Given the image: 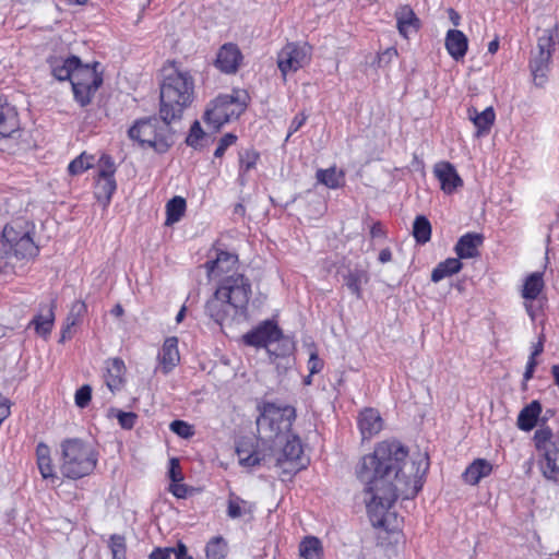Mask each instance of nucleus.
Returning a JSON list of instances; mask_svg holds the SVG:
<instances>
[{
	"instance_id": "f257e3e1",
	"label": "nucleus",
	"mask_w": 559,
	"mask_h": 559,
	"mask_svg": "<svg viewBox=\"0 0 559 559\" xmlns=\"http://www.w3.org/2000/svg\"><path fill=\"white\" fill-rule=\"evenodd\" d=\"M428 457L408 460V450L396 440H385L377 444L373 453L365 455L356 474L365 485L367 510L374 526L385 525V514L400 495L409 497L417 493V483L428 469Z\"/></svg>"
},
{
	"instance_id": "f03ea898",
	"label": "nucleus",
	"mask_w": 559,
	"mask_h": 559,
	"mask_svg": "<svg viewBox=\"0 0 559 559\" xmlns=\"http://www.w3.org/2000/svg\"><path fill=\"white\" fill-rule=\"evenodd\" d=\"M52 75L58 81L70 80L74 99L82 106L92 102L96 91L103 84L102 73L97 71L98 62L93 66L83 64L80 58L72 56L67 59L49 60Z\"/></svg>"
},
{
	"instance_id": "7ed1b4c3",
	"label": "nucleus",
	"mask_w": 559,
	"mask_h": 559,
	"mask_svg": "<svg viewBox=\"0 0 559 559\" xmlns=\"http://www.w3.org/2000/svg\"><path fill=\"white\" fill-rule=\"evenodd\" d=\"M159 116L164 121H177L194 100V80L190 72L173 69L159 86Z\"/></svg>"
},
{
	"instance_id": "20e7f679",
	"label": "nucleus",
	"mask_w": 559,
	"mask_h": 559,
	"mask_svg": "<svg viewBox=\"0 0 559 559\" xmlns=\"http://www.w3.org/2000/svg\"><path fill=\"white\" fill-rule=\"evenodd\" d=\"M62 475L79 479L90 475L96 467L97 455L94 449L79 438L66 439L60 444Z\"/></svg>"
},
{
	"instance_id": "39448f33",
	"label": "nucleus",
	"mask_w": 559,
	"mask_h": 559,
	"mask_svg": "<svg viewBox=\"0 0 559 559\" xmlns=\"http://www.w3.org/2000/svg\"><path fill=\"white\" fill-rule=\"evenodd\" d=\"M32 227L24 221L7 224L0 236V255L8 259L29 260L37 255L38 247L31 236Z\"/></svg>"
},
{
	"instance_id": "423d86ee",
	"label": "nucleus",
	"mask_w": 559,
	"mask_h": 559,
	"mask_svg": "<svg viewBox=\"0 0 559 559\" xmlns=\"http://www.w3.org/2000/svg\"><path fill=\"white\" fill-rule=\"evenodd\" d=\"M160 117H150L136 120L129 129L128 135L140 145H148L159 153L166 152L173 143V130L170 123Z\"/></svg>"
},
{
	"instance_id": "0eeeda50",
	"label": "nucleus",
	"mask_w": 559,
	"mask_h": 559,
	"mask_svg": "<svg viewBox=\"0 0 559 559\" xmlns=\"http://www.w3.org/2000/svg\"><path fill=\"white\" fill-rule=\"evenodd\" d=\"M249 94L245 90H234L231 94L217 96L206 108L203 119L215 130L237 119L247 108Z\"/></svg>"
},
{
	"instance_id": "6e6552de",
	"label": "nucleus",
	"mask_w": 559,
	"mask_h": 559,
	"mask_svg": "<svg viewBox=\"0 0 559 559\" xmlns=\"http://www.w3.org/2000/svg\"><path fill=\"white\" fill-rule=\"evenodd\" d=\"M295 417L296 412L292 406L280 407L274 403H265L257 418L258 432L270 439L277 437L280 432L290 428Z\"/></svg>"
},
{
	"instance_id": "1a4fd4ad",
	"label": "nucleus",
	"mask_w": 559,
	"mask_h": 559,
	"mask_svg": "<svg viewBox=\"0 0 559 559\" xmlns=\"http://www.w3.org/2000/svg\"><path fill=\"white\" fill-rule=\"evenodd\" d=\"M216 292L225 297L241 316L246 314L251 295V284L247 277L237 272L227 275Z\"/></svg>"
},
{
	"instance_id": "9d476101",
	"label": "nucleus",
	"mask_w": 559,
	"mask_h": 559,
	"mask_svg": "<svg viewBox=\"0 0 559 559\" xmlns=\"http://www.w3.org/2000/svg\"><path fill=\"white\" fill-rule=\"evenodd\" d=\"M312 48L307 43H287L277 53V67L285 78L307 66L311 60Z\"/></svg>"
},
{
	"instance_id": "9b49d317",
	"label": "nucleus",
	"mask_w": 559,
	"mask_h": 559,
	"mask_svg": "<svg viewBox=\"0 0 559 559\" xmlns=\"http://www.w3.org/2000/svg\"><path fill=\"white\" fill-rule=\"evenodd\" d=\"M282 337L281 329L272 321L263 322L242 336L243 343L253 347H267L271 343L277 342Z\"/></svg>"
},
{
	"instance_id": "f8f14e48",
	"label": "nucleus",
	"mask_w": 559,
	"mask_h": 559,
	"mask_svg": "<svg viewBox=\"0 0 559 559\" xmlns=\"http://www.w3.org/2000/svg\"><path fill=\"white\" fill-rule=\"evenodd\" d=\"M206 314L217 324L223 325L226 322L234 321L241 316L236 308L215 290L214 295L205 305Z\"/></svg>"
},
{
	"instance_id": "ddd939ff",
	"label": "nucleus",
	"mask_w": 559,
	"mask_h": 559,
	"mask_svg": "<svg viewBox=\"0 0 559 559\" xmlns=\"http://www.w3.org/2000/svg\"><path fill=\"white\" fill-rule=\"evenodd\" d=\"M242 61L238 46L231 43L223 45L216 56L215 66L227 74L236 73Z\"/></svg>"
},
{
	"instance_id": "4468645a",
	"label": "nucleus",
	"mask_w": 559,
	"mask_h": 559,
	"mask_svg": "<svg viewBox=\"0 0 559 559\" xmlns=\"http://www.w3.org/2000/svg\"><path fill=\"white\" fill-rule=\"evenodd\" d=\"M433 173L440 182L441 190L447 193H453L457 188L463 186V180L459 176L455 167L449 162L437 163Z\"/></svg>"
},
{
	"instance_id": "2eb2a0df",
	"label": "nucleus",
	"mask_w": 559,
	"mask_h": 559,
	"mask_svg": "<svg viewBox=\"0 0 559 559\" xmlns=\"http://www.w3.org/2000/svg\"><path fill=\"white\" fill-rule=\"evenodd\" d=\"M20 132L17 111L7 99L0 98V138H13Z\"/></svg>"
},
{
	"instance_id": "dca6fc26",
	"label": "nucleus",
	"mask_w": 559,
	"mask_h": 559,
	"mask_svg": "<svg viewBox=\"0 0 559 559\" xmlns=\"http://www.w3.org/2000/svg\"><path fill=\"white\" fill-rule=\"evenodd\" d=\"M358 426L362 439H370L382 430L383 419L377 409L366 408L359 414Z\"/></svg>"
},
{
	"instance_id": "f3484780",
	"label": "nucleus",
	"mask_w": 559,
	"mask_h": 559,
	"mask_svg": "<svg viewBox=\"0 0 559 559\" xmlns=\"http://www.w3.org/2000/svg\"><path fill=\"white\" fill-rule=\"evenodd\" d=\"M126 366L122 359L112 358L106 361V372L104 374L107 388L115 393L121 390L124 384Z\"/></svg>"
},
{
	"instance_id": "a211bd4d",
	"label": "nucleus",
	"mask_w": 559,
	"mask_h": 559,
	"mask_svg": "<svg viewBox=\"0 0 559 559\" xmlns=\"http://www.w3.org/2000/svg\"><path fill=\"white\" fill-rule=\"evenodd\" d=\"M238 263V257L234 253L221 251L216 259L205 263L209 277H217L231 272Z\"/></svg>"
},
{
	"instance_id": "6ab92c4d",
	"label": "nucleus",
	"mask_w": 559,
	"mask_h": 559,
	"mask_svg": "<svg viewBox=\"0 0 559 559\" xmlns=\"http://www.w3.org/2000/svg\"><path fill=\"white\" fill-rule=\"evenodd\" d=\"M484 236L478 233L463 235L455 245L459 259H471L479 254L478 248L483 245Z\"/></svg>"
},
{
	"instance_id": "aec40b11",
	"label": "nucleus",
	"mask_w": 559,
	"mask_h": 559,
	"mask_svg": "<svg viewBox=\"0 0 559 559\" xmlns=\"http://www.w3.org/2000/svg\"><path fill=\"white\" fill-rule=\"evenodd\" d=\"M159 365L163 373H168L179 362L180 355L178 350V340L168 337L164 342L162 350L158 355Z\"/></svg>"
},
{
	"instance_id": "412c9836",
	"label": "nucleus",
	"mask_w": 559,
	"mask_h": 559,
	"mask_svg": "<svg viewBox=\"0 0 559 559\" xmlns=\"http://www.w3.org/2000/svg\"><path fill=\"white\" fill-rule=\"evenodd\" d=\"M467 37L463 32L457 29H450L445 37V48L449 55L455 59H462L467 51Z\"/></svg>"
},
{
	"instance_id": "4be33fe9",
	"label": "nucleus",
	"mask_w": 559,
	"mask_h": 559,
	"mask_svg": "<svg viewBox=\"0 0 559 559\" xmlns=\"http://www.w3.org/2000/svg\"><path fill=\"white\" fill-rule=\"evenodd\" d=\"M468 118L473 121L477 128L476 136L487 134L496 119V115L492 107H488L481 112H478L475 108H468Z\"/></svg>"
},
{
	"instance_id": "5701e85b",
	"label": "nucleus",
	"mask_w": 559,
	"mask_h": 559,
	"mask_svg": "<svg viewBox=\"0 0 559 559\" xmlns=\"http://www.w3.org/2000/svg\"><path fill=\"white\" fill-rule=\"evenodd\" d=\"M396 21L399 32L404 37L419 28V20L408 5H403L396 11Z\"/></svg>"
},
{
	"instance_id": "b1692460",
	"label": "nucleus",
	"mask_w": 559,
	"mask_h": 559,
	"mask_svg": "<svg viewBox=\"0 0 559 559\" xmlns=\"http://www.w3.org/2000/svg\"><path fill=\"white\" fill-rule=\"evenodd\" d=\"M491 471L492 465L490 462L485 459H476L467 466L463 473V478L469 485H477L481 478L490 475Z\"/></svg>"
},
{
	"instance_id": "393cba45",
	"label": "nucleus",
	"mask_w": 559,
	"mask_h": 559,
	"mask_svg": "<svg viewBox=\"0 0 559 559\" xmlns=\"http://www.w3.org/2000/svg\"><path fill=\"white\" fill-rule=\"evenodd\" d=\"M540 455L539 465L543 475L547 479L557 480L559 476V466L557 465L559 450L557 448H548V450L540 452Z\"/></svg>"
},
{
	"instance_id": "a878e982",
	"label": "nucleus",
	"mask_w": 559,
	"mask_h": 559,
	"mask_svg": "<svg viewBox=\"0 0 559 559\" xmlns=\"http://www.w3.org/2000/svg\"><path fill=\"white\" fill-rule=\"evenodd\" d=\"M304 452L301 441L298 437L287 438L282 454L277 457L276 464L282 466L284 463H296L301 459Z\"/></svg>"
},
{
	"instance_id": "bb28decb",
	"label": "nucleus",
	"mask_w": 559,
	"mask_h": 559,
	"mask_svg": "<svg viewBox=\"0 0 559 559\" xmlns=\"http://www.w3.org/2000/svg\"><path fill=\"white\" fill-rule=\"evenodd\" d=\"M540 412H542L540 403L538 401L531 402L519 414V417H518L519 428L524 431L532 430L537 423V418H538Z\"/></svg>"
},
{
	"instance_id": "cd10ccee",
	"label": "nucleus",
	"mask_w": 559,
	"mask_h": 559,
	"mask_svg": "<svg viewBox=\"0 0 559 559\" xmlns=\"http://www.w3.org/2000/svg\"><path fill=\"white\" fill-rule=\"evenodd\" d=\"M345 286L354 294L357 298L361 297V285L368 283L369 275L367 271L361 269L349 270L347 274L343 276Z\"/></svg>"
},
{
	"instance_id": "c85d7f7f",
	"label": "nucleus",
	"mask_w": 559,
	"mask_h": 559,
	"mask_svg": "<svg viewBox=\"0 0 559 559\" xmlns=\"http://www.w3.org/2000/svg\"><path fill=\"white\" fill-rule=\"evenodd\" d=\"M463 264L460 259L449 258L443 262H440L431 273V281L435 283L440 282L444 277L456 274L461 271Z\"/></svg>"
},
{
	"instance_id": "c756f323",
	"label": "nucleus",
	"mask_w": 559,
	"mask_h": 559,
	"mask_svg": "<svg viewBox=\"0 0 559 559\" xmlns=\"http://www.w3.org/2000/svg\"><path fill=\"white\" fill-rule=\"evenodd\" d=\"M544 288L543 273L534 272L528 275L524 282L522 297L527 300H534Z\"/></svg>"
},
{
	"instance_id": "7c9ffc66",
	"label": "nucleus",
	"mask_w": 559,
	"mask_h": 559,
	"mask_svg": "<svg viewBox=\"0 0 559 559\" xmlns=\"http://www.w3.org/2000/svg\"><path fill=\"white\" fill-rule=\"evenodd\" d=\"M186 211V200L181 197H174L166 204V225H173L180 221Z\"/></svg>"
},
{
	"instance_id": "2f4dec72",
	"label": "nucleus",
	"mask_w": 559,
	"mask_h": 559,
	"mask_svg": "<svg viewBox=\"0 0 559 559\" xmlns=\"http://www.w3.org/2000/svg\"><path fill=\"white\" fill-rule=\"evenodd\" d=\"M299 554L304 559H322V546L319 538L306 537L299 545Z\"/></svg>"
},
{
	"instance_id": "473e14b6",
	"label": "nucleus",
	"mask_w": 559,
	"mask_h": 559,
	"mask_svg": "<svg viewBox=\"0 0 559 559\" xmlns=\"http://www.w3.org/2000/svg\"><path fill=\"white\" fill-rule=\"evenodd\" d=\"M317 180L331 189H336L343 185L344 175L342 171H337L335 167L328 169H319L317 171Z\"/></svg>"
},
{
	"instance_id": "72a5a7b5",
	"label": "nucleus",
	"mask_w": 559,
	"mask_h": 559,
	"mask_svg": "<svg viewBox=\"0 0 559 559\" xmlns=\"http://www.w3.org/2000/svg\"><path fill=\"white\" fill-rule=\"evenodd\" d=\"M227 552V542L222 536H215L206 544L205 555L207 559H226Z\"/></svg>"
},
{
	"instance_id": "f704fd0d",
	"label": "nucleus",
	"mask_w": 559,
	"mask_h": 559,
	"mask_svg": "<svg viewBox=\"0 0 559 559\" xmlns=\"http://www.w3.org/2000/svg\"><path fill=\"white\" fill-rule=\"evenodd\" d=\"M413 235L418 243H426L430 240L431 225L425 216L419 215L415 218Z\"/></svg>"
},
{
	"instance_id": "c9c22d12",
	"label": "nucleus",
	"mask_w": 559,
	"mask_h": 559,
	"mask_svg": "<svg viewBox=\"0 0 559 559\" xmlns=\"http://www.w3.org/2000/svg\"><path fill=\"white\" fill-rule=\"evenodd\" d=\"M258 158H259L258 153H255L254 151H251V150H246L245 152L240 153V155H239L240 168H239V178H238L240 186H245V183H246L245 175L247 171H249L255 167Z\"/></svg>"
},
{
	"instance_id": "e433bc0d",
	"label": "nucleus",
	"mask_w": 559,
	"mask_h": 559,
	"mask_svg": "<svg viewBox=\"0 0 559 559\" xmlns=\"http://www.w3.org/2000/svg\"><path fill=\"white\" fill-rule=\"evenodd\" d=\"M117 185L114 177H99L96 182V197L104 199L107 203L110 201L111 195L116 191Z\"/></svg>"
},
{
	"instance_id": "4c0bfd02",
	"label": "nucleus",
	"mask_w": 559,
	"mask_h": 559,
	"mask_svg": "<svg viewBox=\"0 0 559 559\" xmlns=\"http://www.w3.org/2000/svg\"><path fill=\"white\" fill-rule=\"evenodd\" d=\"M53 308L55 304L49 307L46 316L38 314L33 319L31 324L35 326L38 334L46 336L50 333L55 319Z\"/></svg>"
},
{
	"instance_id": "58836bf2",
	"label": "nucleus",
	"mask_w": 559,
	"mask_h": 559,
	"mask_svg": "<svg viewBox=\"0 0 559 559\" xmlns=\"http://www.w3.org/2000/svg\"><path fill=\"white\" fill-rule=\"evenodd\" d=\"M95 160L94 155H88L83 152L80 156L74 158L68 166L69 174L72 176L80 175L85 170L93 167Z\"/></svg>"
},
{
	"instance_id": "ea45409f",
	"label": "nucleus",
	"mask_w": 559,
	"mask_h": 559,
	"mask_svg": "<svg viewBox=\"0 0 559 559\" xmlns=\"http://www.w3.org/2000/svg\"><path fill=\"white\" fill-rule=\"evenodd\" d=\"M236 451L240 465L245 467L259 466L266 459V455L258 450H253L251 453L247 454V456H243V453H247V449L243 447H238Z\"/></svg>"
},
{
	"instance_id": "a19ab883",
	"label": "nucleus",
	"mask_w": 559,
	"mask_h": 559,
	"mask_svg": "<svg viewBox=\"0 0 559 559\" xmlns=\"http://www.w3.org/2000/svg\"><path fill=\"white\" fill-rule=\"evenodd\" d=\"M108 548L112 556L111 559H127V543L123 535H110L108 539Z\"/></svg>"
},
{
	"instance_id": "79ce46f5",
	"label": "nucleus",
	"mask_w": 559,
	"mask_h": 559,
	"mask_svg": "<svg viewBox=\"0 0 559 559\" xmlns=\"http://www.w3.org/2000/svg\"><path fill=\"white\" fill-rule=\"evenodd\" d=\"M552 432L548 427L539 428L535 431L534 440L539 452L548 450V448H556L550 441Z\"/></svg>"
},
{
	"instance_id": "37998d69",
	"label": "nucleus",
	"mask_w": 559,
	"mask_h": 559,
	"mask_svg": "<svg viewBox=\"0 0 559 559\" xmlns=\"http://www.w3.org/2000/svg\"><path fill=\"white\" fill-rule=\"evenodd\" d=\"M204 136L205 133L202 130L200 122L195 120L190 128V132L186 139V143L195 150L201 148L203 146L202 140L204 139Z\"/></svg>"
},
{
	"instance_id": "c03bdc74",
	"label": "nucleus",
	"mask_w": 559,
	"mask_h": 559,
	"mask_svg": "<svg viewBox=\"0 0 559 559\" xmlns=\"http://www.w3.org/2000/svg\"><path fill=\"white\" fill-rule=\"evenodd\" d=\"M248 503L239 497L230 493L227 507V514L231 519L240 518L246 512Z\"/></svg>"
},
{
	"instance_id": "a18cd8bd",
	"label": "nucleus",
	"mask_w": 559,
	"mask_h": 559,
	"mask_svg": "<svg viewBox=\"0 0 559 559\" xmlns=\"http://www.w3.org/2000/svg\"><path fill=\"white\" fill-rule=\"evenodd\" d=\"M86 312V305L83 301H74L71 306L70 312L67 316L66 322L70 325L76 326Z\"/></svg>"
},
{
	"instance_id": "49530a36",
	"label": "nucleus",
	"mask_w": 559,
	"mask_h": 559,
	"mask_svg": "<svg viewBox=\"0 0 559 559\" xmlns=\"http://www.w3.org/2000/svg\"><path fill=\"white\" fill-rule=\"evenodd\" d=\"M170 430L183 439H189L194 435L193 426L183 420H174L170 424Z\"/></svg>"
},
{
	"instance_id": "de8ad7c7",
	"label": "nucleus",
	"mask_w": 559,
	"mask_h": 559,
	"mask_svg": "<svg viewBox=\"0 0 559 559\" xmlns=\"http://www.w3.org/2000/svg\"><path fill=\"white\" fill-rule=\"evenodd\" d=\"M98 168L99 177H114L116 171L114 159L106 154H103L98 159Z\"/></svg>"
},
{
	"instance_id": "09e8293b",
	"label": "nucleus",
	"mask_w": 559,
	"mask_h": 559,
	"mask_svg": "<svg viewBox=\"0 0 559 559\" xmlns=\"http://www.w3.org/2000/svg\"><path fill=\"white\" fill-rule=\"evenodd\" d=\"M92 399V388L88 384L82 385L79 390L75 392V404L80 408L86 407Z\"/></svg>"
},
{
	"instance_id": "8fccbe9b",
	"label": "nucleus",
	"mask_w": 559,
	"mask_h": 559,
	"mask_svg": "<svg viewBox=\"0 0 559 559\" xmlns=\"http://www.w3.org/2000/svg\"><path fill=\"white\" fill-rule=\"evenodd\" d=\"M554 35L551 29H545L543 35L538 37V52H551L554 46Z\"/></svg>"
},
{
	"instance_id": "3c124183",
	"label": "nucleus",
	"mask_w": 559,
	"mask_h": 559,
	"mask_svg": "<svg viewBox=\"0 0 559 559\" xmlns=\"http://www.w3.org/2000/svg\"><path fill=\"white\" fill-rule=\"evenodd\" d=\"M37 465L39 472L45 479H56L57 475L53 472V466L51 462V457H44L41 460H37Z\"/></svg>"
},
{
	"instance_id": "603ef678",
	"label": "nucleus",
	"mask_w": 559,
	"mask_h": 559,
	"mask_svg": "<svg viewBox=\"0 0 559 559\" xmlns=\"http://www.w3.org/2000/svg\"><path fill=\"white\" fill-rule=\"evenodd\" d=\"M237 140V136L233 133L225 134L218 142V146L214 152L215 157H222L227 150L228 146L234 144Z\"/></svg>"
},
{
	"instance_id": "864d4df0",
	"label": "nucleus",
	"mask_w": 559,
	"mask_h": 559,
	"mask_svg": "<svg viewBox=\"0 0 559 559\" xmlns=\"http://www.w3.org/2000/svg\"><path fill=\"white\" fill-rule=\"evenodd\" d=\"M117 418L123 429H132L138 416L132 412H118Z\"/></svg>"
},
{
	"instance_id": "5fc2aeb1",
	"label": "nucleus",
	"mask_w": 559,
	"mask_h": 559,
	"mask_svg": "<svg viewBox=\"0 0 559 559\" xmlns=\"http://www.w3.org/2000/svg\"><path fill=\"white\" fill-rule=\"evenodd\" d=\"M168 474H169V478L171 479L173 483H179L183 479L178 459H176V457L170 459Z\"/></svg>"
},
{
	"instance_id": "6e6d98bb",
	"label": "nucleus",
	"mask_w": 559,
	"mask_h": 559,
	"mask_svg": "<svg viewBox=\"0 0 559 559\" xmlns=\"http://www.w3.org/2000/svg\"><path fill=\"white\" fill-rule=\"evenodd\" d=\"M397 56V50L393 47L385 49L383 52L378 55L377 63L378 67H386Z\"/></svg>"
},
{
	"instance_id": "4d7b16f0",
	"label": "nucleus",
	"mask_w": 559,
	"mask_h": 559,
	"mask_svg": "<svg viewBox=\"0 0 559 559\" xmlns=\"http://www.w3.org/2000/svg\"><path fill=\"white\" fill-rule=\"evenodd\" d=\"M307 366H308L310 376H313L322 370L323 360L321 358H319L317 352H312L309 356Z\"/></svg>"
},
{
	"instance_id": "13d9d810",
	"label": "nucleus",
	"mask_w": 559,
	"mask_h": 559,
	"mask_svg": "<svg viewBox=\"0 0 559 559\" xmlns=\"http://www.w3.org/2000/svg\"><path fill=\"white\" fill-rule=\"evenodd\" d=\"M534 82L537 86H543L547 80V70L548 68L530 66Z\"/></svg>"
},
{
	"instance_id": "bf43d9fd",
	"label": "nucleus",
	"mask_w": 559,
	"mask_h": 559,
	"mask_svg": "<svg viewBox=\"0 0 559 559\" xmlns=\"http://www.w3.org/2000/svg\"><path fill=\"white\" fill-rule=\"evenodd\" d=\"M307 119L308 116L305 112H300L292 120L286 141L306 123Z\"/></svg>"
},
{
	"instance_id": "052dcab7",
	"label": "nucleus",
	"mask_w": 559,
	"mask_h": 559,
	"mask_svg": "<svg viewBox=\"0 0 559 559\" xmlns=\"http://www.w3.org/2000/svg\"><path fill=\"white\" fill-rule=\"evenodd\" d=\"M551 58V52H537L536 56L531 60L530 66H537L548 68Z\"/></svg>"
},
{
	"instance_id": "680f3d73",
	"label": "nucleus",
	"mask_w": 559,
	"mask_h": 559,
	"mask_svg": "<svg viewBox=\"0 0 559 559\" xmlns=\"http://www.w3.org/2000/svg\"><path fill=\"white\" fill-rule=\"evenodd\" d=\"M173 551H175V548H171V547L155 548L151 552L150 559H169Z\"/></svg>"
},
{
	"instance_id": "e2e57ef3",
	"label": "nucleus",
	"mask_w": 559,
	"mask_h": 559,
	"mask_svg": "<svg viewBox=\"0 0 559 559\" xmlns=\"http://www.w3.org/2000/svg\"><path fill=\"white\" fill-rule=\"evenodd\" d=\"M173 554L176 555L177 559H192L190 555H188V549L186 545L181 542L177 544V547L175 548V551Z\"/></svg>"
},
{
	"instance_id": "0e129e2a",
	"label": "nucleus",
	"mask_w": 559,
	"mask_h": 559,
	"mask_svg": "<svg viewBox=\"0 0 559 559\" xmlns=\"http://www.w3.org/2000/svg\"><path fill=\"white\" fill-rule=\"evenodd\" d=\"M370 236H371V238H382L385 236V231L380 222H376L372 224V226L370 228Z\"/></svg>"
},
{
	"instance_id": "69168bd1",
	"label": "nucleus",
	"mask_w": 559,
	"mask_h": 559,
	"mask_svg": "<svg viewBox=\"0 0 559 559\" xmlns=\"http://www.w3.org/2000/svg\"><path fill=\"white\" fill-rule=\"evenodd\" d=\"M170 491L177 498H185L187 496V488L185 485H180L178 483H174L170 485Z\"/></svg>"
},
{
	"instance_id": "338daca9",
	"label": "nucleus",
	"mask_w": 559,
	"mask_h": 559,
	"mask_svg": "<svg viewBox=\"0 0 559 559\" xmlns=\"http://www.w3.org/2000/svg\"><path fill=\"white\" fill-rule=\"evenodd\" d=\"M536 366H537L536 359H533V357H530L526 368H525L524 376H523L525 381H528L530 379H532Z\"/></svg>"
},
{
	"instance_id": "774afa93",
	"label": "nucleus",
	"mask_w": 559,
	"mask_h": 559,
	"mask_svg": "<svg viewBox=\"0 0 559 559\" xmlns=\"http://www.w3.org/2000/svg\"><path fill=\"white\" fill-rule=\"evenodd\" d=\"M11 403L9 400L0 401V424L9 417Z\"/></svg>"
}]
</instances>
